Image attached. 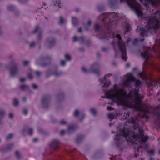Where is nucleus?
<instances>
[{"mask_svg": "<svg viewBox=\"0 0 160 160\" xmlns=\"http://www.w3.org/2000/svg\"><path fill=\"white\" fill-rule=\"evenodd\" d=\"M157 108L159 112L154 114L155 119L154 124L156 127L160 128V105L157 107Z\"/></svg>", "mask_w": 160, "mask_h": 160, "instance_id": "obj_15", "label": "nucleus"}, {"mask_svg": "<svg viewBox=\"0 0 160 160\" xmlns=\"http://www.w3.org/2000/svg\"><path fill=\"white\" fill-rule=\"evenodd\" d=\"M80 114V112L79 111L78 109L75 110L74 111L73 113V116L75 118H77L78 117L79 115Z\"/></svg>", "mask_w": 160, "mask_h": 160, "instance_id": "obj_36", "label": "nucleus"}, {"mask_svg": "<svg viewBox=\"0 0 160 160\" xmlns=\"http://www.w3.org/2000/svg\"><path fill=\"white\" fill-rule=\"evenodd\" d=\"M62 74V71H58V67L57 66H56L54 67L53 75L55 76H59Z\"/></svg>", "mask_w": 160, "mask_h": 160, "instance_id": "obj_25", "label": "nucleus"}, {"mask_svg": "<svg viewBox=\"0 0 160 160\" xmlns=\"http://www.w3.org/2000/svg\"><path fill=\"white\" fill-rule=\"evenodd\" d=\"M7 8L8 10L10 12L13 11L14 10H16V8L12 5H8Z\"/></svg>", "mask_w": 160, "mask_h": 160, "instance_id": "obj_30", "label": "nucleus"}, {"mask_svg": "<svg viewBox=\"0 0 160 160\" xmlns=\"http://www.w3.org/2000/svg\"><path fill=\"white\" fill-rule=\"evenodd\" d=\"M15 155L17 158L19 159L20 158L21 155L18 151H16L15 152Z\"/></svg>", "mask_w": 160, "mask_h": 160, "instance_id": "obj_46", "label": "nucleus"}, {"mask_svg": "<svg viewBox=\"0 0 160 160\" xmlns=\"http://www.w3.org/2000/svg\"><path fill=\"white\" fill-rule=\"evenodd\" d=\"M90 112L94 116H95L97 113V112L96 109L94 108H91L90 109Z\"/></svg>", "mask_w": 160, "mask_h": 160, "instance_id": "obj_35", "label": "nucleus"}, {"mask_svg": "<svg viewBox=\"0 0 160 160\" xmlns=\"http://www.w3.org/2000/svg\"><path fill=\"white\" fill-rule=\"evenodd\" d=\"M119 13L114 12L103 13L100 15L98 19L102 22V26L96 23L94 26L95 31L101 33V38L102 39L111 40L113 46L115 55L117 57L120 54L122 59L126 61V51L125 44L119 34L116 35L112 31V28L117 25L121 17Z\"/></svg>", "mask_w": 160, "mask_h": 160, "instance_id": "obj_1", "label": "nucleus"}, {"mask_svg": "<svg viewBox=\"0 0 160 160\" xmlns=\"http://www.w3.org/2000/svg\"><path fill=\"white\" fill-rule=\"evenodd\" d=\"M38 131L41 133H43L44 132L43 130L41 128H38Z\"/></svg>", "mask_w": 160, "mask_h": 160, "instance_id": "obj_54", "label": "nucleus"}, {"mask_svg": "<svg viewBox=\"0 0 160 160\" xmlns=\"http://www.w3.org/2000/svg\"><path fill=\"white\" fill-rule=\"evenodd\" d=\"M9 68L11 76L15 77L18 73L19 70L18 63L15 60H12L8 65L0 63V69Z\"/></svg>", "mask_w": 160, "mask_h": 160, "instance_id": "obj_5", "label": "nucleus"}, {"mask_svg": "<svg viewBox=\"0 0 160 160\" xmlns=\"http://www.w3.org/2000/svg\"><path fill=\"white\" fill-rule=\"evenodd\" d=\"M66 22V20H65L63 17L62 16H60L59 17V24L62 25Z\"/></svg>", "mask_w": 160, "mask_h": 160, "instance_id": "obj_29", "label": "nucleus"}, {"mask_svg": "<svg viewBox=\"0 0 160 160\" xmlns=\"http://www.w3.org/2000/svg\"><path fill=\"white\" fill-rule=\"evenodd\" d=\"M28 110L27 109H24L23 110V113L25 115H26L28 114Z\"/></svg>", "mask_w": 160, "mask_h": 160, "instance_id": "obj_63", "label": "nucleus"}, {"mask_svg": "<svg viewBox=\"0 0 160 160\" xmlns=\"http://www.w3.org/2000/svg\"><path fill=\"white\" fill-rule=\"evenodd\" d=\"M80 10V9L78 7H76L75 9V11L76 12V13H78V12Z\"/></svg>", "mask_w": 160, "mask_h": 160, "instance_id": "obj_64", "label": "nucleus"}, {"mask_svg": "<svg viewBox=\"0 0 160 160\" xmlns=\"http://www.w3.org/2000/svg\"><path fill=\"white\" fill-rule=\"evenodd\" d=\"M54 67L49 69L46 72V77H49L52 75L53 74Z\"/></svg>", "mask_w": 160, "mask_h": 160, "instance_id": "obj_26", "label": "nucleus"}, {"mask_svg": "<svg viewBox=\"0 0 160 160\" xmlns=\"http://www.w3.org/2000/svg\"><path fill=\"white\" fill-rule=\"evenodd\" d=\"M51 97L49 95H44L42 98L41 104L42 107L44 109H47L49 107L51 102Z\"/></svg>", "mask_w": 160, "mask_h": 160, "instance_id": "obj_10", "label": "nucleus"}, {"mask_svg": "<svg viewBox=\"0 0 160 160\" xmlns=\"http://www.w3.org/2000/svg\"><path fill=\"white\" fill-rule=\"evenodd\" d=\"M79 51L81 52H83L84 51L85 49L83 48H79Z\"/></svg>", "mask_w": 160, "mask_h": 160, "instance_id": "obj_62", "label": "nucleus"}, {"mask_svg": "<svg viewBox=\"0 0 160 160\" xmlns=\"http://www.w3.org/2000/svg\"><path fill=\"white\" fill-rule=\"evenodd\" d=\"M146 23L145 28L138 26L136 30L138 31L140 36L142 37L148 36V33H152L160 28V11H157L145 19L143 21Z\"/></svg>", "mask_w": 160, "mask_h": 160, "instance_id": "obj_3", "label": "nucleus"}, {"mask_svg": "<svg viewBox=\"0 0 160 160\" xmlns=\"http://www.w3.org/2000/svg\"><path fill=\"white\" fill-rule=\"evenodd\" d=\"M156 45L152 49L149 48H147L143 52H141V56L145 60L143 64V71L138 73V76L142 79H144L147 78V74L145 72V69L147 66H151L152 68L160 72V65L155 62H150L148 60L150 57H152L151 52L152 51L160 54V39L156 40Z\"/></svg>", "mask_w": 160, "mask_h": 160, "instance_id": "obj_4", "label": "nucleus"}, {"mask_svg": "<svg viewBox=\"0 0 160 160\" xmlns=\"http://www.w3.org/2000/svg\"><path fill=\"white\" fill-rule=\"evenodd\" d=\"M132 75V74L131 73H128L125 75V76H126L128 78H129L131 77Z\"/></svg>", "mask_w": 160, "mask_h": 160, "instance_id": "obj_57", "label": "nucleus"}, {"mask_svg": "<svg viewBox=\"0 0 160 160\" xmlns=\"http://www.w3.org/2000/svg\"><path fill=\"white\" fill-rule=\"evenodd\" d=\"M65 58L67 61H70L71 60V57L69 54H66L64 55Z\"/></svg>", "mask_w": 160, "mask_h": 160, "instance_id": "obj_37", "label": "nucleus"}, {"mask_svg": "<svg viewBox=\"0 0 160 160\" xmlns=\"http://www.w3.org/2000/svg\"><path fill=\"white\" fill-rule=\"evenodd\" d=\"M86 45L88 46H89L91 44V41L89 40H88L86 42Z\"/></svg>", "mask_w": 160, "mask_h": 160, "instance_id": "obj_59", "label": "nucleus"}, {"mask_svg": "<svg viewBox=\"0 0 160 160\" xmlns=\"http://www.w3.org/2000/svg\"><path fill=\"white\" fill-rule=\"evenodd\" d=\"M127 119L122 128H120L114 136L115 143L117 149L122 151L127 147L130 142L133 144L134 142L142 143L148 139V136H145L144 131L140 124L138 117H130L129 112H124L122 119Z\"/></svg>", "mask_w": 160, "mask_h": 160, "instance_id": "obj_2", "label": "nucleus"}, {"mask_svg": "<svg viewBox=\"0 0 160 160\" xmlns=\"http://www.w3.org/2000/svg\"><path fill=\"white\" fill-rule=\"evenodd\" d=\"M28 77L29 78V79H33V77L31 73H28Z\"/></svg>", "mask_w": 160, "mask_h": 160, "instance_id": "obj_61", "label": "nucleus"}, {"mask_svg": "<svg viewBox=\"0 0 160 160\" xmlns=\"http://www.w3.org/2000/svg\"><path fill=\"white\" fill-rule=\"evenodd\" d=\"M60 64L62 66H64L66 64V61L64 60H62L60 62Z\"/></svg>", "mask_w": 160, "mask_h": 160, "instance_id": "obj_52", "label": "nucleus"}, {"mask_svg": "<svg viewBox=\"0 0 160 160\" xmlns=\"http://www.w3.org/2000/svg\"><path fill=\"white\" fill-rule=\"evenodd\" d=\"M139 91L138 89L132 88L130 91L129 93L132 97H134L138 99H141L144 98V97L138 93Z\"/></svg>", "mask_w": 160, "mask_h": 160, "instance_id": "obj_14", "label": "nucleus"}, {"mask_svg": "<svg viewBox=\"0 0 160 160\" xmlns=\"http://www.w3.org/2000/svg\"><path fill=\"white\" fill-rule=\"evenodd\" d=\"M35 73L36 76L38 77H39L42 73L41 72L39 71H35Z\"/></svg>", "mask_w": 160, "mask_h": 160, "instance_id": "obj_47", "label": "nucleus"}, {"mask_svg": "<svg viewBox=\"0 0 160 160\" xmlns=\"http://www.w3.org/2000/svg\"><path fill=\"white\" fill-rule=\"evenodd\" d=\"M107 109L109 111H111L113 110L114 108L111 106H108L107 107Z\"/></svg>", "mask_w": 160, "mask_h": 160, "instance_id": "obj_60", "label": "nucleus"}, {"mask_svg": "<svg viewBox=\"0 0 160 160\" xmlns=\"http://www.w3.org/2000/svg\"><path fill=\"white\" fill-rule=\"evenodd\" d=\"M67 123V122L64 120H62L59 122V123L62 125H65Z\"/></svg>", "mask_w": 160, "mask_h": 160, "instance_id": "obj_49", "label": "nucleus"}, {"mask_svg": "<svg viewBox=\"0 0 160 160\" xmlns=\"http://www.w3.org/2000/svg\"><path fill=\"white\" fill-rule=\"evenodd\" d=\"M13 136V134H9L6 137V139L8 140L11 139L12 138Z\"/></svg>", "mask_w": 160, "mask_h": 160, "instance_id": "obj_51", "label": "nucleus"}, {"mask_svg": "<svg viewBox=\"0 0 160 160\" xmlns=\"http://www.w3.org/2000/svg\"><path fill=\"white\" fill-rule=\"evenodd\" d=\"M36 45V43L34 41H32L30 43L29 48H34Z\"/></svg>", "mask_w": 160, "mask_h": 160, "instance_id": "obj_42", "label": "nucleus"}, {"mask_svg": "<svg viewBox=\"0 0 160 160\" xmlns=\"http://www.w3.org/2000/svg\"><path fill=\"white\" fill-rule=\"evenodd\" d=\"M144 38H142V39L140 38H136L135 39L134 41H136V42H142L144 40Z\"/></svg>", "mask_w": 160, "mask_h": 160, "instance_id": "obj_43", "label": "nucleus"}, {"mask_svg": "<svg viewBox=\"0 0 160 160\" xmlns=\"http://www.w3.org/2000/svg\"><path fill=\"white\" fill-rule=\"evenodd\" d=\"M113 89H111L109 91L110 93L109 97H106L105 96H101L102 98H111L112 100H118L120 98L121 93V89L116 84L113 85Z\"/></svg>", "mask_w": 160, "mask_h": 160, "instance_id": "obj_7", "label": "nucleus"}, {"mask_svg": "<svg viewBox=\"0 0 160 160\" xmlns=\"http://www.w3.org/2000/svg\"><path fill=\"white\" fill-rule=\"evenodd\" d=\"M148 152H149L150 154H153V155L154 154V150H151L148 151Z\"/></svg>", "mask_w": 160, "mask_h": 160, "instance_id": "obj_55", "label": "nucleus"}, {"mask_svg": "<svg viewBox=\"0 0 160 160\" xmlns=\"http://www.w3.org/2000/svg\"><path fill=\"white\" fill-rule=\"evenodd\" d=\"M131 30V27L129 24L125 23V33L124 34L128 32H129Z\"/></svg>", "mask_w": 160, "mask_h": 160, "instance_id": "obj_31", "label": "nucleus"}, {"mask_svg": "<svg viewBox=\"0 0 160 160\" xmlns=\"http://www.w3.org/2000/svg\"><path fill=\"white\" fill-rule=\"evenodd\" d=\"M80 115H81V117L79 119V121L80 122H82V121H83L84 120V119L86 116V114L84 113H82V114H80Z\"/></svg>", "mask_w": 160, "mask_h": 160, "instance_id": "obj_41", "label": "nucleus"}, {"mask_svg": "<svg viewBox=\"0 0 160 160\" xmlns=\"http://www.w3.org/2000/svg\"><path fill=\"white\" fill-rule=\"evenodd\" d=\"M135 81V86L136 88L139 87L141 84V82L140 80H136L135 78L134 79Z\"/></svg>", "mask_w": 160, "mask_h": 160, "instance_id": "obj_33", "label": "nucleus"}, {"mask_svg": "<svg viewBox=\"0 0 160 160\" xmlns=\"http://www.w3.org/2000/svg\"><path fill=\"white\" fill-rule=\"evenodd\" d=\"M78 125L74 124L71 126L68 127V130L67 131V134H70L72 133L74 130L77 128H78Z\"/></svg>", "mask_w": 160, "mask_h": 160, "instance_id": "obj_17", "label": "nucleus"}, {"mask_svg": "<svg viewBox=\"0 0 160 160\" xmlns=\"http://www.w3.org/2000/svg\"><path fill=\"white\" fill-rule=\"evenodd\" d=\"M85 137L83 134H79L77 135L75 141L77 144L81 143Z\"/></svg>", "mask_w": 160, "mask_h": 160, "instance_id": "obj_18", "label": "nucleus"}, {"mask_svg": "<svg viewBox=\"0 0 160 160\" xmlns=\"http://www.w3.org/2000/svg\"><path fill=\"white\" fill-rule=\"evenodd\" d=\"M145 3L144 5L147 8V10L149 11L150 12L151 11H153V10L150 8L149 5L151 6H156L158 4H160V0H145Z\"/></svg>", "mask_w": 160, "mask_h": 160, "instance_id": "obj_11", "label": "nucleus"}, {"mask_svg": "<svg viewBox=\"0 0 160 160\" xmlns=\"http://www.w3.org/2000/svg\"><path fill=\"white\" fill-rule=\"evenodd\" d=\"M39 26H37L34 30L32 31L31 33L33 34L35 33L38 30H39Z\"/></svg>", "mask_w": 160, "mask_h": 160, "instance_id": "obj_45", "label": "nucleus"}, {"mask_svg": "<svg viewBox=\"0 0 160 160\" xmlns=\"http://www.w3.org/2000/svg\"><path fill=\"white\" fill-rule=\"evenodd\" d=\"M98 9L99 11L101 12H103L105 10V8L104 5H101L98 6Z\"/></svg>", "mask_w": 160, "mask_h": 160, "instance_id": "obj_38", "label": "nucleus"}, {"mask_svg": "<svg viewBox=\"0 0 160 160\" xmlns=\"http://www.w3.org/2000/svg\"><path fill=\"white\" fill-rule=\"evenodd\" d=\"M20 88L22 90H25L28 89V86L27 85L22 84L21 85Z\"/></svg>", "mask_w": 160, "mask_h": 160, "instance_id": "obj_39", "label": "nucleus"}, {"mask_svg": "<svg viewBox=\"0 0 160 160\" xmlns=\"http://www.w3.org/2000/svg\"><path fill=\"white\" fill-rule=\"evenodd\" d=\"M60 134L61 135H63L65 134H67V131H66L63 130H62L60 132Z\"/></svg>", "mask_w": 160, "mask_h": 160, "instance_id": "obj_50", "label": "nucleus"}, {"mask_svg": "<svg viewBox=\"0 0 160 160\" xmlns=\"http://www.w3.org/2000/svg\"><path fill=\"white\" fill-rule=\"evenodd\" d=\"M29 61L28 60H25L23 62V64L24 66H26L29 63Z\"/></svg>", "mask_w": 160, "mask_h": 160, "instance_id": "obj_53", "label": "nucleus"}, {"mask_svg": "<svg viewBox=\"0 0 160 160\" xmlns=\"http://www.w3.org/2000/svg\"><path fill=\"white\" fill-rule=\"evenodd\" d=\"M110 81H107L104 84L102 85V88H103L104 87L108 88L109 87V85L110 84Z\"/></svg>", "mask_w": 160, "mask_h": 160, "instance_id": "obj_40", "label": "nucleus"}, {"mask_svg": "<svg viewBox=\"0 0 160 160\" xmlns=\"http://www.w3.org/2000/svg\"><path fill=\"white\" fill-rule=\"evenodd\" d=\"M141 1V0H140ZM126 2L128 5L134 11L135 13L138 18L143 16V14L141 11V5L137 1V0H120V2Z\"/></svg>", "mask_w": 160, "mask_h": 160, "instance_id": "obj_6", "label": "nucleus"}, {"mask_svg": "<svg viewBox=\"0 0 160 160\" xmlns=\"http://www.w3.org/2000/svg\"><path fill=\"white\" fill-rule=\"evenodd\" d=\"M124 85L128 89H130L132 87V86L131 83V81H127L124 82Z\"/></svg>", "mask_w": 160, "mask_h": 160, "instance_id": "obj_32", "label": "nucleus"}, {"mask_svg": "<svg viewBox=\"0 0 160 160\" xmlns=\"http://www.w3.org/2000/svg\"><path fill=\"white\" fill-rule=\"evenodd\" d=\"M51 5L58 7L59 8H61L59 0H53V2L51 4Z\"/></svg>", "mask_w": 160, "mask_h": 160, "instance_id": "obj_24", "label": "nucleus"}, {"mask_svg": "<svg viewBox=\"0 0 160 160\" xmlns=\"http://www.w3.org/2000/svg\"><path fill=\"white\" fill-rule=\"evenodd\" d=\"M110 7L112 8H117L118 4V0H108Z\"/></svg>", "mask_w": 160, "mask_h": 160, "instance_id": "obj_19", "label": "nucleus"}, {"mask_svg": "<svg viewBox=\"0 0 160 160\" xmlns=\"http://www.w3.org/2000/svg\"><path fill=\"white\" fill-rule=\"evenodd\" d=\"M14 146V144L11 143L8 144L5 147H1L0 148V151L2 152H5L11 151Z\"/></svg>", "mask_w": 160, "mask_h": 160, "instance_id": "obj_16", "label": "nucleus"}, {"mask_svg": "<svg viewBox=\"0 0 160 160\" xmlns=\"http://www.w3.org/2000/svg\"><path fill=\"white\" fill-rule=\"evenodd\" d=\"M110 160H118L117 156H113L110 157Z\"/></svg>", "mask_w": 160, "mask_h": 160, "instance_id": "obj_56", "label": "nucleus"}, {"mask_svg": "<svg viewBox=\"0 0 160 160\" xmlns=\"http://www.w3.org/2000/svg\"><path fill=\"white\" fill-rule=\"evenodd\" d=\"M74 42L78 41L81 44H83L85 42L84 38L83 36H80L77 37V36H75L73 38Z\"/></svg>", "mask_w": 160, "mask_h": 160, "instance_id": "obj_20", "label": "nucleus"}, {"mask_svg": "<svg viewBox=\"0 0 160 160\" xmlns=\"http://www.w3.org/2000/svg\"><path fill=\"white\" fill-rule=\"evenodd\" d=\"M56 43V38L52 37L50 36L48 37L46 40V45L49 48H53Z\"/></svg>", "mask_w": 160, "mask_h": 160, "instance_id": "obj_13", "label": "nucleus"}, {"mask_svg": "<svg viewBox=\"0 0 160 160\" xmlns=\"http://www.w3.org/2000/svg\"><path fill=\"white\" fill-rule=\"evenodd\" d=\"M108 118L112 120L114 118V116L112 113H111L108 115Z\"/></svg>", "mask_w": 160, "mask_h": 160, "instance_id": "obj_48", "label": "nucleus"}, {"mask_svg": "<svg viewBox=\"0 0 160 160\" xmlns=\"http://www.w3.org/2000/svg\"><path fill=\"white\" fill-rule=\"evenodd\" d=\"M72 22L74 26L78 25L79 22L78 19L77 18L73 17H72Z\"/></svg>", "mask_w": 160, "mask_h": 160, "instance_id": "obj_28", "label": "nucleus"}, {"mask_svg": "<svg viewBox=\"0 0 160 160\" xmlns=\"http://www.w3.org/2000/svg\"><path fill=\"white\" fill-rule=\"evenodd\" d=\"M82 71L85 73L92 72L96 75L98 76H100V73L99 68V63L98 62H95L91 65L88 70L85 67L82 68Z\"/></svg>", "mask_w": 160, "mask_h": 160, "instance_id": "obj_8", "label": "nucleus"}, {"mask_svg": "<svg viewBox=\"0 0 160 160\" xmlns=\"http://www.w3.org/2000/svg\"><path fill=\"white\" fill-rule=\"evenodd\" d=\"M25 132H27L31 136L33 134V129L28 126H26L23 130V133L24 134Z\"/></svg>", "mask_w": 160, "mask_h": 160, "instance_id": "obj_21", "label": "nucleus"}, {"mask_svg": "<svg viewBox=\"0 0 160 160\" xmlns=\"http://www.w3.org/2000/svg\"><path fill=\"white\" fill-rule=\"evenodd\" d=\"M112 75L111 73H108L106 74L103 77V78H100L98 79V81L100 82V84H101L104 83V81H105L106 79V77H110Z\"/></svg>", "mask_w": 160, "mask_h": 160, "instance_id": "obj_22", "label": "nucleus"}, {"mask_svg": "<svg viewBox=\"0 0 160 160\" xmlns=\"http://www.w3.org/2000/svg\"><path fill=\"white\" fill-rule=\"evenodd\" d=\"M4 115V112L3 110L0 108V124L2 123L1 120L3 118Z\"/></svg>", "mask_w": 160, "mask_h": 160, "instance_id": "obj_34", "label": "nucleus"}, {"mask_svg": "<svg viewBox=\"0 0 160 160\" xmlns=\"http://www.w3.org/2000/svg\"><path fill=\"white\" fill-rule=\"evenodd\" d=\"M13 104L15 106H17L18 104V101L16 98H14L13 99Z\"/></svg>", "mask_w": 160, "mask_h": 160, "instance_id": "obj_44", "label": "nucleus"}, {"mask_svg": "<svg viewBox=\"0 0 160 160\" xmlns=\"http://www.w3.org/2000/svg\"><path fill=\"white\" fill-rule=\"evenodd\" d=\"M102 155V153L101 152L99 151L96 152L94 155L93 158L95 159H98L101 157Z\"/></svg>", "mask_w": 160, "mask_h": 160, "instance_id": "obj_27", "label": "nucleus"}, {"mask_svg": "<svg viewBox=\"0 0 160 160\" xmlns=\"http://www.w3.org/2000/svg\"><path fill=\"white\" fill-rule=\"evenodd\" d=\"M64 98V94L62 91H60L58 93L57 95V98L58 100L61 101L63 100Z\"/></svg>", "mask_w": 160, "mask_h": 160, "instance_id": "obj_23", "label": "nucleus"}, {"mask_svg": "<svg viewBox=\"0 0 160 160\" xmlns=\"http://www.w3.org/2000/svg\"><path fill=\"white\" fill-rule=\"evenodd\" d=\"M51 59V57L49 56H41L36 60V63L40 66H46L50 64Z\"/></svg>", "mask_w": 160, "mask_h": 160, "instance_id": "obj_9", "label": "nucleus"}, {"mask_svg": "<svg viewBox=\"0 0 160 160\" xmlns=\"http://www.w3.org/2000/svg\"><path fill=\"white\" fill-rule=\"evenodd\" d=\"M50 151H56L59 148V142L58 139H55L53 140L49 144Z\"/></svg>", "mask_w": 160, "mask_h": 160, "instance_id": "obj_12", "label": "nucleus"}, {"mask_svg": "<svg viewBox=\"0 0 160 160\" xmlns=\"http://www.w3.org/2000/svg\"><path fill=\"white\" fill-rule=\"evenodd\" d=\"M32 87L33 88L34 90L37 89L38 88V86L35 84H32Z\"/></svg>", "mask_w": 160, "mask_h": 160, "instance_id": "obj_58", "label": "nucleus"}]
</instances>
